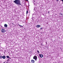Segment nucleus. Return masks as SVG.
Listing matches in <instances>:
<instances>
[{
  "mask_svg": "<svg viewBox=\"0 0 63 63\" xmlns=\"http://www.w3.org/2000/svg\"><path fill=\"white\" fill-rule=\"evenodd\" d=\"M13 2L15 3L18 6L19 5H21V3H20V1L19 0H15Z\"/></svg>",
  "mask_w": 63,
  "mask_h": 63,
  "instance_id": "nucleus-1",
  "label": "nucleus"
},
{
  "mask_svg": "<svg viewBox=\"0 0 63 63\" xmlns=\"http://www.w3.org/2000/svg\"><path fill=\"white\" fill-rule=\"evenodd\" d=\"M1 33H4L5 32H6V31H5V29L2 28L1 29Z\"/></svg>",
  "mask_w": 63,
  "mask_h": 63,
  "instance_id": "nucleus-2",
  "label": "nucleus"
},
{
  "mask_svg": "<svg viewBox=\"0 0 63 63\" xmlns=\"http://www.w3.org/2000/svg\"><path fill=\"white\" fill-rule=\"evenodd\" d=\"M33 59H35V61H36L37 60V56H35L33 57Z\"/></svg>",
  "mask_w": 63,
  "mask_h": 63,
  "instance_id": "nucleus-3",
  "label": "nucleus"
},
{
  "mask_svg": "<svg viewBox=\"0 0 63 63\" xmlns=\"http://www.w3.org/2000/svg\"><path fill=\"white\" fill-rule=\"evenodd\" d=\"M39 55L41 58H42V57H43V55L42 54H40Z\"/></svg>",
  "mask_w": 63,
  "mask_h": 63,
  "instance_id": "nucleus-4",
  "label": "nucleus"
},
{
  "mask_svg": "<svg viewBox=\"0 0 63 63\" xmlns=\"http://www.w3.org/2000/svg\"><path fill=\"white\" fill-rule=\"evenodd\" d=\"M31 62L32 63H35V61L34 60H32L31 61Z\"/></svg>",
  "mask_w": 63,
  "mask_h": 63,
  "instance_id": "nucleus-5",
  "label": "nucleus"
},
{
  "mask_svg": "<svg viewBox=\"0 0 63 63\" xmlns=\"http://www.w3.org/2000/svg\"><path fill=\"white\" fill-rule=\"evenodd\" d=\"M2 58L3 59H5L6 58V56H2Z\"/></svg>",
  "mask_w": 63,
  "mask_h": 63,
  "instance_id": "nucleus-6",
  "label": "nucleus"
},
{
  "mask_svg": "<svg viewBox=\"0 0 63 63\" xmlns=\"http://www.w3.org/2000/svg\"><path fill=\"white\" fill-rule=\"evenodd\" d=\"M7 26L8 25H7L6 24L4 25V27H7Z\"/></svg>",
  "mask_w": 63,
  "mask_h": 63,
  "instance_id": "nucleus-7",
  "label": "nucleus"
},
{
  "mask_svg": "<svg viewBox=\"0 0 63 63\" xmlns=\"http://www.w3.org/2000/svg\"><path fill=\"white\" fill-rule=\"evenodd\" d=\"M36 27L37 28L40 27V25H37L36 26Z\"/></svg>",
  "mask_w": 63,
  "mask_h": 63,
  "instance_id": "nucleus-8",
  "label": "nucleus"
},
{
  "mask_svg": "<svg viewBox=\"0 0 63 63\" xmlns=\"http://www.w3.org/2000/svg\"><path fill=\"white\" fill-rule=\"evenodd\" d=\"M2 56H0V58H2Z\"/></svg>",
  "mask_w": 63,
  "mask_h": 63,
  "instance_id": "nucleus-9",
  "label": "nucleus"
},
{
  "mask_svg": "<svg viewBox=\"0 0 63 63\" xmlns=\"http://www.w3.org/2000/svg\"><path fill=\"white\" fill-rule=\"evenodd\" d=\"M28 10H27L26 11V14H28Z\"/></svg>",
  "mask_w": 63,
  "mask_h": 63,
  "instance_id": "nucleus-10",
  "label": "nucleus"
},
{
  "mask_svg": "<svg viewBox=\"0 0 63 63\" xmlns=\"http://www.w3.org/2000/svg\"><path fill=\"white\" fill-rule=\"evenodd\" d=\"M37 52L38 53H40V52H39V51L37 50Z\"/></svg>",
  "mask_w": 63,
  "mask_h": 63,
  "instance_id": "nucleus-11",
  "label": "nucleus"
},
{
  "mask_svg": "<svg viewBox=\"0 0 63 63\" xmlns=\"http://www.w3.org/2000/svg\"><path fill=\"white\" fill-rule=\"evenodd\" d=\"M6 57L7 58H9V56H6Z\"/></svg>",
  "mask_w": 63,
  "mask_h": 63,
  "instance_id": "nucleus-12",
  "label": "nucleus"
},
{
  "mask_svg": "<svg viewBox=\"0 0 63 63\" xmlns=\"http://www.w3.org/2000/svg\"><path fill=\"white\" fill-rule=\"evenodd\" d=\"M33 3L35 4V1L33 0Z\"/></svg>",
  "mask_w": 63,
  "mask_h": 63,
  "instance_id": "nucleus-13",
  "label": "nucleus"
},
{
  "mask_svg": "<svg viewBox=\"0 0 63 63\" xmlns=\"http://www.w3.org/2000/svg\"><path fill=\"white\" fill-rule=\"evenodd\" d=\"M42 29H43V28H40V29L41 30H42Z\"/></svg>",
  "mask_w": 63,
  "mask_h": 63,
  "instance_id": "nucleus-14",
  "label": "nucleus"
},
{
  "mask_svg": "<svg viewBox=\"0 0 63 63\" xmlns=\"http://www.w3.org/2000/svg\"><path fill=\"white\" fill-rule=\"evenodd\" d=\"M20 27H22L23 26H22L21 25H20Z\"/></svg>",
  "mask_w": 63,
  "mask_h": 63,
  "instance_id": "nucleus-15",
  "label": "nucleus"
},
{
  "mask_svg": "<svg viewBox=\"0 0 63 63\" xmlns=\"http://www.w3.org/2000/svg\"><path fill=\"white\" fill-rule=\"evenodd\" d=\"M48 13L49 14V11H48Z\"/></svg>",
  "mask_w": 63,
  "mask_h": 63,
  "instance_id": "nucleus-16",
  "label": "nucleus"
},
{
  "mask_svg": "<svg viewBox=\"0 0 63 63\" xmlns=\"http://www.w3.org/2000/svg\"><path fill=\"white\" fill-rule=\"evenodd\" d=\"M18 25L19 26H20V25L19 24H18Z\"/></svg>",
  "mask_w": 63,
  "mask_h": 63,
  "instance_id": "nucleus-17",
  "label": "nucleus"
},
{
  "mask_svg": "<svg viewBox=\"0 0 63 63\" xmlns=\"http://www.w3.org/2000/svg\"><path fill=\"white\" fill-rule=\"evenodd\" d=\"M9 60L8 59V60H7V61H9Z\"/></svg>",
  "mask_w": 63,
  "mask_h": 63,
  "instance_id": "nucleus-18",
  "label": "nucleus"
},
{
  "mask_svg": "<svg viewBox=\"0 0 63 63\" xmlns=\"http://www.w3.org/2000/svg\"><path fill=\"white\" fill-rule=\"evenodd\" d=\"M26 1H28V0H25Z\"/></svg>",
  "mask_w": 63,
  "mask_h": 63,
  "instance_id": "nucleus-19",
  "label": "nucleus"
},
{
  "mask_svg": "<svg viewBox=\"0 0 63 63\" xmlns=\"http://www.w3.org/2000/svg\"><path fill=\"white\" fill-rule=\"evenodd\" d=\"M62 2H63V0H62Z\"/></svg>",
  "mask_w": 63,
  "mask_h": 63,
  "instance_id": "nucleus-20",
  "label": "nucleus"
},
{
  "mask_svg": "<svg viewBox=\"0 0 63 63\" xmlns=\"http://www.w3.org/2000/svg\"><path fill=\"white\" fill-rule=\"evenodd\" d=\"M56 1H58V0H56Z\"/></svg>",
  "mask_w": 63,
  "mask_h": 63,
  "instance_id": "nucleus-21",
  "label": "nucleus"
},
{
  "mask_svg": "<svg viewBox=\"0 0 63 63\" xmlns=\"http://www.w3.org/2000/svg\"><path fill=\"white\" fill-rule=\"evenodd\" d=\"M8 63V62H7V63Z\"/></svg>",
  "mask_w": 63,
  "mask_h": 63,
  "instance_id": "nucleus-22",
  "label": "nucleus"
},
{
  "mask_svg": "<svg viewBox=\"0 0 63 63\" xmlns=\"http://www.w3.org/2000/svg\"><path fill=\"white\" fill-rule=\"evenodd\" d=\"M5 62H4L3 63H5Z\"/></svg>",
  "mask_w": 63,
  "mask_h": 63,
  "instance_id": "nucleus-23",
  "label": "nucleus"
},
{
  "mask_svg": "<svg viewBox=\"0 0 63 63\" xmlns=\"http://www.w3.org/2000/svg\"><path fill=\"white\" fill-rule=\"evenodd\" d=\"M46 43H47V42H46Z\"/></svg>",
  "mask_w": 63,
  "mask_h": 63,
  "instance_id": "nucleus-24",
  "label": "nucleus"
}]
</instances>
